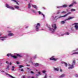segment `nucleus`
<instances>
[{
    "mask_svg": "<svg viewBox=\"0 0 78 78\" xmlns=\"http://www.w3.org/2000/svg\"><path fill=\"white\" fill-rule=\"evenodd\" d=\"M52 28L50 27H48V28L50 31L51 33H55V30L57 29V26L55 24H52Z\"/></svg>",
    "mask_w": 78,
    "mask_h": 78,
    "instance_id": "f257e3e1",
    "label": "nucleus"
},
{
    "mask_svg": "<svg viewBox=\"0 0 78 78\" xmlns=\"http://www.w3.org/2000/svg\"><path fill=\"white\" fill-rule=\"evenodd\" d=\"M71 14V12H69L68 13L66 14L65 15L62 16H59V17H58V16H56L55 17V19H56V20H57L58 19H60V18H61L62 17H66V16H67L69 14Z\"/></svg>",
    "mask_w": 78,
    "mask_h": 78,
    "instance_id": "f03ea898",
    "label": "nucleus"
},
{
    "mask_svg": "<svg viewBox=\"0 0 78 78\" xmlns=\"http://www.w3.org/2000/svg\"><path fill=\"white\" fill-rule=\"evenodd\" d=\"M76 63V62H75V60H74L73 62L72 65L69 64V66L70 67H69L68 68L69 69H73V68H74V66H74V65H75Z\"/></svg>",
    "mask_w": 78,
    "mask_h": 78,
    "instance_id": "7ed1b4c3",
    "label": "nucleus"
},
{
    "mask_svg": "<svg viewBox=\"0 0 78 78\" xmlns=\"http://www.w3.org/2000/svg\"><path fill=\"white\" fill-rule=\"evenodd\" d=\"M73 17H70L68 18L67 19L65 20L64 21H62L61 22V24H64L66 23V20H70V19H73Z\"/></svg>",
    "mask_w": 78,
    "mask_h": 78,
    "instance_id": "20e7f679",
    "label": "nucleus"
},
{
    "mask_svg": "<svg viewBox=\"0 0 78 78\" xmlns=\"http://www.w3.org/2000/svg\"><path fill=\"white\" fill-rule=\"evenodd\" d=\"M41 27V25L40 24V23H37L35 28V29L36 31H39V27Z\"/></svg>",
    "mask_w": 78,
    "mask_h": 78,
    "instance_id": "39448f33",
    "label": "nucleus"
},
{
    "mask_svg": "<svg viewBox=\"0 0 78 78\" xmlns=\"http://www.w3.org/2000/svg\"><path fill=\"white\" fill-rule=\"evenodd\" d=\"M7 38V36H4L0 37V40L2 41H4L6 40Z\"/></svg>",
    "mask_w": 78,
    "mask_h": 78,
    "instance_id": "423d86ee",
    "label": "nucleus"
},
{
    "mask_svg": "<svg viewBox=\"0 0 78 78\" xmlns=\"http://www.w3.org/2000/svg\"><path fill=\"white\" fill-rule=\"evenodd\" d=\"M5 6L7 8L11 9H12V10H14V8H13V7L9 6L8 4H5Z\"/></svg>",
    "mask_w": 78,
    "mask_h": 78,
    "instance_id": "0eeeda50",
    "label": "nucleus"
},
{
    "mask_svg": "<svg viewBox=\"0 0 78 78\" xmlns=\"http://www.w3.org/2000/svg\"><path fill=\"white\" fill-rule=\"evenodd\" d=\"M58 58H55V56H52L50 58V60H53V61H57V60H58Z\"/></svg>",
    "mask_w": 78,
    "mask_h": 78,
    "instance_id": "6e6552de",
    "label": "nucleus"
},
{
    "mask_svg": "<svg viewBox=\"0 0 78 78\" xmlns=\"http://www.w3.org/2000/svg\"><path fill=\"white\" fill-rule=\"evenodd\" d=\"M73 25H75V28L76 29V30H78V23H74L73 24Z\"/></svg>",
    "mask_w": 78,
    "mask_h": 78,
    "instance_id": "1a4fd4ad",
    "label": "nucleus"
},
{
    "mask_svg": "<svg viewBox=\"0 0 78 78\" xmlns=\"http://www.w3.org/2000/svg\"><path fill=\"white\" fill-rule=\"evenodd\" d=\"M7 56L8 57H9V56H10L12 57V58H13L14 59H16V58H17V56H15L14 55H11V53L8 54L7 55Z\"/></svg>",
    "mask_w": 78,
    "mask_h": 78,
    "instance_id": "9d476101",
    "label": "nucleus"
},
{
    "mask_svg": "<svg viewBox=\"0 0 78 78\" xmlns=\"http://www.w3.org/2000/svg\"><path fill=\"white\" fill-rule=\"evenodd\" d=\"M67 7V5H63L62 6H57V8H66Z\"/></svg>",
    "mask_w": 78,
    "mask_h": 78,
    "instance_id": "9b49d317",
    "label": "nucleus"
},
{
    "mask_svg": "<svg viewBox=\"0 0 78 78\" xmlns=\"http://www.w3.org/2000/svg\"><path fill=\"white\" fill-rule=\"evenodd\" d=\"M74 4H76V2L74 1H73V3H72L71 4L69 5V7H71V6H72Z\"/></svg>",
    "mask_w": 78,
    "mask_h": 78,
    "instance_id": "f8f14e48",
    "label": "nucleus"
},
{
    "mask_svg": "<svg viewBox=\"0 0 78 78\" xmlns=\"http://www.w3.org/2000/svg\"><path fill=\"white\" fill-rule=\"evenodd\" d=\"M5 74L6 75H8V76H9V77H10V78H14V77H13V76H11V75H10L9 74H8L6 73H5Z\"/></svg>",
    "mask_w": 78,
    "mask_h": 78,
    "instance_id": "ddd939ff",
    "label": "nucleus"
},
{
    "mask_svg": "<svg viewBox=\"0 0 78 78\" xmlns=\"http://www.w3.org/2000/svg\"><path fill=\"white\" fill-rule=\"evenodd\" d=\"M32 7H33V8H35L36 10H37V8H38V7L36 5H32Z\"/></svg>",
    "mask_w": 78,
    "mask_h": 78,
    "instance_id": "4468645a",
    "label": "nucleus"
},
{
    "mask_svg": "<svg viewBox=\"0 0 78 78\" xmlns=\"http://www.w3.org/2000/svg\"><path fill=\"white\" fill-rule=\"evenodd\" d=\"M61 63H62V64H64L65 66L66 67H67L68 64L67 63L63 62H61Z\"/></svg>",
    "mask_w": 78,
    "mask_h": 78,
    "instance_id": "2eb2a0df",
    "label": "nucleus"
},
{
    "mask_svg": "<svg viewBox=\"0 0 78 78\" xmlns=\"http://www.w3.org/2000/svg\"><path fill=\"white\" fill-rule=\"evenodd\" d=\"M54 70H55V71H57L58 72L59 71V68H54Z\"/></svg>",
    "mask_w": 78,
    "mask_h": 78,
    "instance_id": "dca6fc26",
    "label": "nucleus"
},
{
    "mask_svg": "<svg viewBox=\"0 0 78 78\" xmlns=\"http://www.w3.org/2000/svg\"><path fill=\"white\" fill-rule=\"evenodd\" d=\"M14 35V34L12 33H9L8 34V36H13Z\"/></svg>",
    "mask_w": 78,
    "mask_h": 78,
    "instance_id": "f3484780",
    "label": "nucleus"
},
{
    "mask_svg": "<svg viewBox=\"0 0 78 78\" xmlns=\"http://www.w3.org/2000/svg\"><path fill=\"white\" fill-rule=\"evenodd\" d=\"M28 6L29 9H30V8H31V4L30 3H29Z\"/></svg>",
    "mask_w": 78,
    "mask_h": 78,
    "instance_id": "a211bd4d",
    "label": "nucleus"
},
{
    "mask_svg": "<svg viewBox=\"0 0 78 78\" xmlns=\"http://www.w3.org/2000/svg\"><path fill=\"white\" fill-rule=\"evenodd\" d=\"M42 16H43V20H44L45 18V15H44V14H42Z\"/></svg>",
    "mask_w": 78,
    "mask_h": 78,
    "instance_id": "6ab92c4d",
    "label": "nucleus"
},
{
    "mask_svg": "<svg viewBox=\"0 0 78 78\" xmlns=\"http://www.w3.org/2000/svg\"><path fill=\"white\" fill-rule=\"evenodd\" d=\"M12 0V1L13 2H15L16 3L17 5H19V3H17V1L16 0Z\"/></svg>",
    "mask_w": 78,
    "mask_h": 78,
    "instance_id": "aec40b11",
    "label": "nucleus"
},
{
    "mask_svg": "<svg viewBox=\"0 0 78 78\" xmlns=\"http://www.w3.org/2000/svg\"><path fill=\"white\" fill-rule=\"evenodd\" d=\"M31 11H32V12H34V13H35V14H36L37 13L36 12L35 10L32 9H31Z\"/></svg>",
    "mask_w": 78,
    "mask_h": 78,
    "instance_id": "412c9836",
    "label": "nucleus"
},
{
    "mask_svg": "<svg viewBox=\"0 0 78 78\" xmlns=\"http://www.w3.org/2000/svg\"><path fill=\"white\" fill-rule=\"evenodd\" d=\"M14 7L15 8H16V9H19V6H17V5H14Z\"/></svg>",
    "mask_w": 78,
    "mask_h": 78,
    "instance_id": "4be33fe9",
    "label": "nucleus"
},
{
    "mask_svg": "<svg viewBox=\"0 0 78 78\" xmlns=\"http://www.w3.org/2000/svg\"><path fill=\"white\" fill-rule=\"evenodd\" d=\"M65 76V74H62L60 76H59V78H63V77H64Z\"/></svg>",
    "mask_w": 78,
    "mask_h": 78,
    "instance_id": "5701e85b",
    "label": "nucleus"
},
{
    "mask_svg": "<svg viewBox=\"0 0 78 78\" xmlns=\"http://www.w3.org/2000/svg\"><path fill=\"white\" fill-rule=\"evenodd\" d=\"M32 58H31L30 61H29V63H31V64H33V62H32V60H31Z\"/></svg>",
    "mask_w": 78,
    "mask_h": 78,
    "instance_id": "b1692460",
    "label": "nucleus"
},
{
    "mask_svg": "<svg viewBox=\"0 0 78 78\" xmlns=\"http://www.w3.org/2000/svg\"><path fill=\"white\" fill-rule=\"evenodd\" d=\"M75 54L78 55V52H74L72 54V55H75Z\"/></svg>",
    "mask_w": 78,
    "mask_h": 78,
    "instance_id": "393cba45",
    "label": "nucleus"
},
{
    "mask_svg": "<svg viewBox=\"0 0 78 78\" xmlns=\"http://www.w3.org/2000/svg\"><path fill=\"white\" fill-rule=\"evenodd\" d=\"M38 66H39V64L38 63H35V64H34V66H35V67Z\"/></svg>",
    "mask_w": 78,
    "mask_h": 78,
    "instance_id": "a878e982",
    "label": "nucleus"
},
{
    "mask_svg": "<svg viewBox=\"0 0 78 78\" xmlns=\"http://www.w3.org/2000/svg\"><path fill=\"white\" fill-rule=\"evenodd\" d=\"M71 12H73V11H75V9H71Z\"/></svg>",
    "mask_w": 78,
    "mask_h": 78,
    "instance_id": "bb28decb",
    "label": "nucleus"
},
{
    "mask_svg": "<svg viewBox=\"0 0 78 78\" xmlns=\"http://www.w3.org/2000/svg\"><path fill=\"white\" fill-rule=\"evenodd\" d=\"M64 34H65L66 35H69V32H66L65 33H64Z\"/></svg>",
    "mask_w": 78,
    "mask_h": 78,
    "instance_id": "cd10ccee",
    "label": "nucleus"
},
{
    "mask_svg": "<svg viewBox=\"0 0 78 78\" xmlns=\"http://www.w3.org/2000/svg\"><path fill=\"white\" fill-rule=\"evenodd\" d=\"M42 72L43 73H45V72H46V70H44L42 71Z\"/></svg>",
    "mask_w": 78,
    "mask_h": 78,
    "instance_id": "c85d7f7f",
    "label": "nucleus"
},
{
    "mask_svg": "<svg viewBox=\"0 0 78 78\" xmlns=\"http://www.w3.org/2000/svg\"><path fill=\"white\" fill-rule=\"evenodd\" d=\"M9 65H8L7 66L6 69H7V70H9Z\"/></svg>",
    "mask_w": 78,
    "mask_h": 78,
    "instance_id": "c756f323",
    "label": "nucleus"
},
{
    "mask_svg": "<svg viewBox=\"0 0 78 78\" xmlns=\"http://www.w3.org/2000/svg\"><path fill=\"white\" fill-rule=\"evenodd\" d=\"M64 35V34H61L59 36H63Z\"/></svg>",
    "mask_w": 78,
    "mask_h": 78,
    "instance_id": "7c9ffc66",
    "label": "nucleus"
},
{
    "mask_svg": "<svg viewBox=\"0 0 78 78\" xmlns=\"http://www.w3.org/2000/svg\"><path fill=\"white\" fill-rule=\"evenodd\" d=\"M37 58V55H35L34 56V59H36Z\"/></svg>",
    "mask_w": 78,
    "mask_h": 78,
    "instance_id": "2f4dec72",
    "label": "nucleus"
},
{
    "mask_svg": "<svg viewBox=\"0 0 78 78\" xmlns=\"http://www.w3.org/2000/svg\"><path fill=\"white\" fill-rule=\"evenodd\" d=\"M19 69H21V68H22V67H23V66H22V65H20L19 66Z\"/></svg>",
    "mask_w": 78,
    "mask_h": 78,
    "instance_id": "473e14b6",
    "label": "nucleus"
},
{
    "mask_svg": "<svg viewBox=\"0 0 78 78\" xmlns=\"http://www.w3.org/2000/svg\"><path fill=\"white\" fill-rule=\"evenodd\" d=\"M0 72H2V73H4V72H5V71H4V70H0Z\"/></svg>",
    "mask_w": 78,
    "mask_h": 78,
    "instance_id": "72a5a7b5",
    "label": "nucleus"
},
{
    "mask_svg": "<svg viewBox=\"0 0 78 78\" xmlns=\"http://www.w3.org/2000/svg\"><path fill=\"white\" fill-rule=\"evenodd\" d=\"M12 70H14V66H12Z\"/></svg>",
    "mask_w": 78,
    "mask_h": 78,
    "instance_id": "f704fd0d",
    "label": "nucleus"
},
{
    "mask_svg": "<svg viewBox=\"0 0 78 78\" xmlns=\"http://www.w3.org/2000/svg\"><path fill=\"white\" fill-rule=\"evenodd\" d=\"M38 12L39 14H41L42 15V14H43L42 13H41V11H39Z\"/></svg>",
    "mask_w": 78,
    "mask_h": 78,
    "instance_id": "c9c22d12",
    "label": "nucleus"
},
{
    "mask_svg": "<svg viewBox=\"0 0 78 78\" xmlns=\"http://www.w3.org/2000/svg\"><path fill=\"white\" fill-rule=\"evenodd\" d=\"M47 73H46L45 76L44 77V78H47Z\"/></svg>",
    "mask_w": 78,
    "mask_h": 78,
    "instance_id": "e433bc0d",
    "label": "nucleus"
},
{
    "mask_svg": "<svg viewBox=\"0 0 78 78\" xmlns=\"http://www.w3.org/2000/svg\"><path fill=\"white\" fill-rule=\"evenodd\" d=\"M16 56H19V57H21V55L19 54H17Z\"/></svg>",
    "mask_w": 78,
    "mask_h": 78,
    "instance_id": "4c0bfd02",
    "label": "nucleus"
},
{
    "mask_svg": "<svg viewBox=\"0 0 78 78\" xmlns=\"http://www.w3.org/2000/svg\"><path fill=\"white\" fill-rule=\"evenodd\" d=\"M62 14H64V13L65 14H66V11H63L62 12Z\"/></svg>",
    "mask_w": 78,
    "mask_h": 78,
    "instance_id": "58836bf2",
    "label": "nucleus"
},
{
    "mask_svg": "<svg viewBox=\"0 0 78 78\" xmlns=\"http://www.w3.org/2000/svg\"><path fill=\"white\" fill-rule=\"evenodd\" d=\"M59 13H60V11L58 10V12H57V14H59Z\"/></svg>",
    "mask_w": 78,
    "mask_h": 78,
    "instance_id": "ea45409f",
    "label": "nucleus"
},
{
    "mask_svg": "<svg viewBox=\"0 0 78 78\" xmlns=\"http://www.w3.org/2000/svg\"><path fill=\"white\" fill-rule=\"evenodd\" d=\"M78 50V48L76 50L73 51L72 52V53H73V51H77Z\"/></svg>",
    "mask_w": 78,
    "mask_h": 78,
    "instance_id": "a19ab883",
    "label": "nucleus"
},
{
    "mask_svg": "<svg viewBox=\"0 0 78 78\" xmlns=\"http://www.w3.org/2000/svg\"><path fill=\"white\" fill-rule=\"evenodd\" d=\"M75 76H76V77H78V75L76 74L75 75Z\"/></svg>",
    "mask_w": 78,
    "mask_h": 78,
    "instance_id": "79ce46f5",
    "label": "nucleus"
},
{
    "mask_svg": "<svg viewBox=\"0 0 78 78\" xmlns=\"http://www.w3.org/2000/svg\"><path fill=\"white\" fill-rule=\"evenodd\" d=\"M38 73L39 74V75H41V72H38Z\"/></svg>",
    "mask_w": 78,
    "mask_h": 78,
    "instance_id": "37998d69",
    "label": "nucleus"
},
{
    "mask_svg": "<svg viewBox=\"0 0 78 78\" xmlns=\"http://www.w3.org/2000/svg\"><path fill=\"white\" fill-rule=\"evenodd\" d=\"M16 64H19V62H16Z\"/></svg>",
    "mask_w": 78,
    "mask_h": 78,
    "instance_id": "c03bdc74",
    "label": "nucleus"
},
{
    "mask_svg": "<svg viewBox=\"0 0 78 78\" xmlns=\"http://www.w3.org/2000/svg\"><path fill=\"white\" fill-rule=\"evenodd\" d=\"M30 73H34V72H33V71H31L30 72Z\"/></svg>",
    "mask_w": 78,
    "mask_h": 78,
    "instance_id": "a18cd8bd",
    "label": "nucleus"
},
{
    "mask_svg": "<svg viewBox=\"0 0 78 78\" xmlns=\"http://www.w3.org/2000/svg\"><path fill=\"white\" fill-rule=\"evenodd\" d=\"M21 72H22V71H23V69H21Z\"/></svg>",
    "mask_w": 78,
    "mask_h": 78,
    "instance_id": "49530a36",
    "label": "nucleus"
},
{
    "mask_svg": "<svg viewBox=\"0 0 78 78\" xmlns=\"http://www.w3.org/2000/svg\"><path fill=\"white\" fill-rule=\"evenodd\" d=\"M2 34H3V33H0V36L2 35Z\"/></svg>",
    "mask_w": 78,
    "mask_h": 78,
    "instance_id": "de8ad7c7",
    "label": "nucleus"
},
{
    "mask_svg": "<svg viewBox=\"0 0 78 78\" xmlns=\"http://www.w3.org/2000/svg\"><path fill=\"white\" fill-rule=\"evenodd\" d=\"M34 78V76H32V77L31 78H30V77H28V78Z\"/></svg>",
    "mask_w": 78,
    "mask_h": 78,
    "instance_id": "09e8293b",
    "label": "nucleus"
},
{
    "mask_svg": "<svg viewBox=\"0 0 78 78\" xmlns=\"http://www.w3.org/2000/svg\"><path fill=\"white\" fill-rule=\"evenodd\" d=\"M43 9H45V7H43Z\"/></svg>",
    "mask_w": 78,
    "mask_h": 78,
    "instance_id": "8fccbe9b",
    "label": "nucleus"
},
{
    "mask_svg": "<svg viewBox=\"0 0 78 78\" xmlns=\"http://www.w3.org/2000/svg\"><path fill=\"white\" fill-rule=\"evenodd\" d=\"M23 78H25V76H23Z\"/></svg>",
    "mask_w": 78,
    "mask_h": 78,
    "instance_id": "3c124183",
    "label": "nucleus"
},
{
    "mask_svg": "<svg viewBox=\"0 0 78 78\" xmlns=\"http://www.w3.org/2000/svg\"><path fill=\"white\" fill-rule=\"evenodd\" d=\"M25 28H28V26H27Z\"/></svg>",
    "mask_w": 78,
    "mask_h": 78,
    "instance_id": "603ef678",
    "label": "nucleus"
},
{
    "mask_svg": "<svg viewBox=\"0 0 78 78\" xmlns=\"http://www.w3.org/2000/svg\"><path fill=\"white\" fill-rule=\"evenodd\" d=\"M9 65H11V64H12V63H11V62H10L9 64Z\"/></svg>",
    "mask_w": 78,
    "mask_h": 78,
    "instance_id": "864d4df0",
    "label": "nucleus"
},
{
    "mask_svg": "<svg viewBox=\"0 0 78 78\" xmlns=\"http://www.w3.org/2000/svg\"><path fill=\"white\" fill-rule=\"evenodd\" d=\"M60 72H62V69H60Z\"/></svg>",
    "mask_w": 78,
    "mask_h": 78,
    "instance_id": "5fc2aeb1",
    "label": "nucleus"
},
{
    "mask_svg": "<svg viewBox=\"0 0 78 78\" xmlns=\"http://www.w3.org/2000/svg\"><path fill=\"white\" fill-rule=\"evenodd\" d=\"M6 63L7 64H8V61H6Z\"/></svg>",
    "mask_w": 78,
    "mask_h": 78,
    "instance_id": "6e6d98bb",
    "label": "nucleus"
},
{
    "mask_svg": "<svg viewBox=\"0 0 78 78\" xmlns=\"http://www.w3.org/2000/svg\"><path fill=\"white\" fill-rule=\"evenodd\" d=\"M27 66H30V65H27Z\"/></svg>",
    "mask_w": 78,
    "mask_h": 78,
    "instance_id": "4d7b16f0",
    "label": "nucleus"
},
{
    "mask_svg": "<svg viewBox=\"0 0 78 78\" xmlns=\"http://www.w3.org/2000/svg\"><path fill=\"white\" fill-rule=\"evenodd\" d=\"M49 77L50 78H51V76H49Z\"/></svg>",
    "mask_w": 78,
    "mask_h": 78,
    "instance_id": "13d9d810",
    "label": "nucleus"
},
{
    "mask_svg": "<svg viewBox=\"0 0 78 78\" xmlns=\"http://www.w3.org/2000/svg\"><path fill=\"white\" fill-rule=\"evenodd\" d=\"M9 33H11V31H9Z\"/></svg>",
    "mask_w": 78,
    "mask_h": 78,
    "instance_id": "bf43d9fd",
    "label": "nucleus"
},
{
    "mask_svg": "<svg viewBox=\"0 0 78 78\" xmlns=\"http://www.w3.org/2000/svg\"><path fill=\"white\" fill-rule=\"evenodd\" d=\"M27 70H29L30 68H27Z\"/></svg>",
    "mask_w": 78,
    "mask_h": 78,
    "instance_id": "052dcab7",
    "label": "nucleus"
},
{
    "mask_svg": "<svg viewBox=\"0 0 78 78\" xmlns=\"http://www.w3.org/2000/svg\"><path fill=\"white\" fill-rule=\"evenodd\" d=\"M26 0V1H27V0Z\"/></svg>",
    "mask_w": 78,
    "mask_h": 78,
    "instance_id": "680f3d73",
    "label": "nucleus"
},
{
    "mask_svg": "<svg viewBox=\"0 0 78 78\" xmlns=\"http://www.w3.org/2000/svg\"><path fill=\"white\" fill-rule=\"evenodd\" d=\"M36 71H37V70H36Z\"/></svg>",
    "mask_w": 78,
    "mask_h": 78,
    "instance_id": "e2e57ef3",
    "label": "nucleus"
},
{
    "mask_svg": "<svg viewBox=\"0 0 78 78\" xmlns=\"http://www.w3.org/2000/svg\"><path fill=\"white\" fill-rule=\"evenodd\" d=\"M19 70H20V69H19Z\"/></svg>",
    "mask_w": 78,
    "mask_h": 78,
    "instance_id": "0e129e2a",
    "label": "nucleus"
},
{
    "mask_svg": "<svg viewBox=\"0 0 78 78\" xmlns=\"http://www.w3.org/2000/svg\"><path fill=\"white\" fill-rule=\"evenodd\" d=\"M31 2V1H30V2Z\"/></svg>",
    "mask_w": 78,
    "mask_h": 78,
    "instance_id": "69168bd1",
    "label": "nucleus"
},
{
    "mask_svg": "<svg viewBox=\"0 0 78 78\" xmlns=\"http://www.w3.org/2000/svg\"><path fill=\"white\" fill-rule=\"evenodd\" d=\"M43 30V29H41V30Z\"/></svg>",
    "mask_w": 78,
    "mask_h": 78,
    "instance_id": "338daca9",
    "label": "nucleus"
},
{
    "mask_svg": "<svg viewBox=\"0 0 78 78\" xmlns=\"http://www.w3.org/2000/svg\"><path fill=\"white\" fill-rule=\"evenodd\" d=\"M36 75H37V74H36Z\"/></svg>",
    "mask_w": 78,
    "mask_h": 78,
    "instance_id": "774afa93",
    "label": "nucleus"
}]
</instances>
